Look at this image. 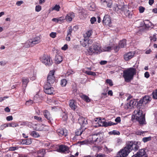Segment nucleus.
Here are the masks:
<instances>
[{
  "label": "nucleus",
  "instance_id": "f3484780",
  "mask_svg": "<svg viewBox=\"0 0 157 157\" xmlns=\"http://www.w3.org/2000/svg\"><path fill=\"white\" fill-rule=\"evenodd\" d=\"M78 122L83 128L87 124V119L85 118L80 117L78 120Z\"/></svg>",
  "mask_w": 157,
  "mask_h": 157
},
{
  "label": "nucleus",
  "instance_id": "6e6552de",
  "mask_svg": "<svg viewBox=\"0 0 157 157\" xmlns=\"http://www.w3.org/2000/svg\"><path fill=\"white\" fill-rule=\"evenodd\" d=\"M44 92L48 94H51L54 92V88L51 86L50 84H46L44 86Z\"/></svg>",
  "mask_w": 157,
  "mask_h": 157
},
{
  "label": "nucleus",
  "instance_id": "a878e982",
  "mask_svg": "<svg viewBox=\"0 0 157 157\" xmlns=\"http://www.w3.org/2000/svg\"><path fill=\"white\" fill-rule=\"evenodd\" d=\"M31 39H30L27 40L24 44V47L25 48H28L33 46L32 43Z\"/></svg>",
  "mask_w": 157,
  "mask_h": 157
},
{
  "label": "nucleus",
  "instance_id": "8fccbe9b",
  "mask_svg": "<svg viewBox=\"0 0 157 157\" xmlns=\"http://www.w3.org/2000/svg\"><path fill=\"white\" fill-rule=\"evenodd\" d=\"M106 82L108 84H109V85L111 86L113 85V82L111 79H107L106 81Z\"/></svg>",
  "mask_w": 157,
  "mask_h": 157
},
{
  "label": "nucleus",
  "instance_id": "39448f33",
  "mask_svg": "<svg viewBox=\"0 0 157 157\" xmlns=\"http://www.w3.org/2000/svg\"><path fill=\"white\" fill-rule=\"evenodd\" d=\"M47 84H53L55 82V78L54 70H52L50 71L47 77Z\"/></svg>",
  "mask_w": 157,
  "mask_h": 157
},
{
  "label": "nucleus",
  "instance_id": "a211bd4d",
  "mask_svg": "<svg viewBox=\"0 0 157 157\" xmlns=\"http://www.w3.org/2000/svg\"><path fill=\"white\" fill-rule=\"evenodd\" d=\"M58 134L60 136L66 137L67 135V130L64 128H59L56 131Z\"/></svg>",
  "mask_w": 157,
  "mask_h": 157
},
{
  "label": "nucleus",
  "instance_id": "2eb2a0df",
  "mask_svg": "<svg viewBox=\"0 0 157 157\" xmlns=\"http://www.w3.org/2000/svg\"><path fill=\"white\" fill-rule=\"evenodd\" d=\"M69 105L71 109L75 110L77 108V102L74 100H71L69 101Z\"/></svg>",
  "mask_w": 157,
  "mask_h": 157
},
{
  "label": "nucleus",
  "instance_id": "864d4df0",
  "mask_svg": "<svg viewBox=\"0 0 157 157\" xmlns=\"http://www.w3.org/2000/svg\"><path fill=\"white\" fill-rule=\"evenodd\" d=\"M34 119L39 122H41L42 121V118L41 117L37 116H34Z\"/></svg>",
  "mask_w": 157,
  "mask_h": 157
},
{
  "label": "nucleus",
  "instance_id": "f03ea898",
  "mask_svg": "<svg viewBox=\"0 0 157 157\" xmlns=\"http://www.w3.org/2000/svg\"><path fill=\"white\" fill-rule=\"evenodd\" d=\"M136 69L133 67L129 68L124 70L123 76L125 81L129 82L132 80L134 76L136 74Z\"/></svg>",
  "mask_w": 157,
  "mask_h": 157
},
{
  "label": "nucleus",
  "instance_id": "5701e85b",
  "mask_svg": "<svg viewBox=\"0 0 157 157\" xmlns=\"http://www.w3.org/2000/svg\"><path fill=\"white\" fill-rule=\"evenodd\" d=\"M54 60L56 63H60L63 60L62 56L59 54H57L55 56Z\"/></svg>",
  "mask_w": 157,
  "mask_h": 157
},
{
  "label": "nucleus",
  "instance_id": "412c9836",
  "mask_svg": "<svg viewBox=\"0 0 157 157\" xmlns=\"http://www.w3.org/2000/svg\"><path fill=\"white\" fill-rule=\"evenodd\" d=\"M75 17V13L71 12L67 14L65 19L67 21L70 22L72 21V19L74 18Z\"/></svg>",
  "mask_w": 157,
  "mask_h": 157
},
{
  "label": "nucleus",
  "instance_id": "5fc2aeb1",
  "mask_svg": "<svg viewBox=\"0 0 157 157\" xmlns=\"http://www.w3.org/2000/svg\"><path fill=\"white\" fill-rule=\"evenodd\" d=\"M145 10V8L142 6H140L139 7V12L140 13H143Z\"/></svg>",
  "mask_w": 157,
  "mask_h": 157
},
{
  "label": "nucleus",
  "instance_id": "0eeeda50",
  "mask_svg": "<svg viewBox=\"0 0 157 157\" xmlns=\"http://www.w3.org/2000/svg\"><path fill=\"white\" fill-rule=\"evenodd\" d=\"M145 149H142L139 150L136 154L132 156V157H148Z\"/></svg>",
  "mask_w": 157,
  "mask_h": 157
},
{
  "label": "nucleus",
  "instance_id": "ea45409f",
  "mask_svg": "<svg viewBox=\"0 0 157 157\" xmlns=\"http://www.w3.org/2000/svg\"><path fill=\"white\" fill-rule=\"evenodd\" d=\"M83 131L81 130H77L75 132V136L74 137V138L76 136H78L80 135L82 133Z\"/></svg>",
  "mask_w": 157,
  "mask_h": 157
},
{
  "label": "nucleus",
  "instance_id": "c9c22d12",
  "mask_svg": "<svg viewBox=\"0 0 157 157\" xmlns=\"http://www.w3.org/2000/svg\"><path fill=\"white\" fill-rule=\"evenodd\" d=\"M63 20V19H62L61 17H60L58 18H53L52 19V21L57 23H60Z\"/></svg>",
  "mask_w": 157,
  "mask_h": 157
},
{
  "label": "nucleus",
  "instance_id": "680f3d73",
  "mask_svg": "<svg viewBox=\"0 0 157 157\" xmlns=\"http://www.w3.org/2000/svg\"><path fill=\"white\" fill-rule=\"evenodd\" d=\"M29 77L31 80H33L36 78V75L33 73L32 75H31Z\"/></svg>",
  "mask_w": 157,
  "mask_h": 157
},
{
  "label": "nucleus",
  "instance_id": "f704fd0d",
  "mask_svg": "<svg viewBox=\"0 0 157 157\" xmlns=\"http://www.w3.org/2000/svg\"><path fill=\"white\" fill-rule=\"evenodd\" d=\"M19 126L29 125V123L27 121L19 122L18 124Z\"/></svg>",
  "mask_w": 157,
  "mask_h": 157
},
{
  "label": "nucleus",
  "instance_id": "c03bdc74",
  "mask_svg": "<svg viewBox=\"0 0 157 157\" xmlns=\"http://www.w3.org/2000/svg\"><path fill=\"white\" fill-rule=\"evenodd\" d=\"M96 157H107L106 155L102 153L96 154L95 155Z\"/></svg>",
  "mask_w": 157,
  "mask_h": 157
},
{
  "label": "nucleus",
  "instance_id": "a18cd8bd",
  "mask_svg": "<svg viewBox=\"0 0 157 157\" xmlns=\"http://www.w3.org/2000/svg\"><path fill=\"white\" fill-rule=\"evenodd\" d=\"M86 73L89 75H91L92 76H95L96 75L95 72L91 71H86Z\"/></svg>",
  "mask_w": 157,
  "mask_h": 157
},
{
  "label": "nucleus",
  "instance_id": "6ab92c4d",
  "mask_svg": "<svg viewBox=\"0 0 157 157\" xmlns=\"http://www.w3.org/2000/svg\"><path fill=\"white\" fill-rule=\"evenodd\" d=\"M59 151L60 152L68 153L69 152V148L67 146L62 145L59 146Z\"/></svg>",
  "mask_w": 157,
  "mask_h": 157
},
{
  "label": "nucleus",
  "instance_id": "69168bd1",
  "mask_svg": "<svg viewBox=\"0 0 157 157\" xmlns=\"http://www.w3.org/2000/svg\"><path fill=\"white\" fill-rule=\"evenodd\" d=\"M144 133V132L140 131H138L136 132V134L140 135H143V134Z\"/></svg>",
  "mask_w": 157,
  "mask_h": 157
},
{
  "label": "nucleus",
  "instance_id": "e433bc0d",
  "mask_svg": "<svg viewBox=\"0 0 157 157\" xmlns=\"http://www.w3.org/2000/svg\"><path fill=\"white\" fill-rule=\"evenodd\" d=\"M67 82V80L66 79H63L61 80L60 84L63 87L65 86H66Z\"/></svg>",
  "mask_w": 157,
  "mask_h": 157
},
{
  "label": "nucleus",
  "instance_id": "49530a36",
  "mask_svg": "<svg viewBox=\"0 0 157 157\" xmlns=\"http://www.w3.org/2000/svg\"><path fill=\"white\" fill-rule=\"evenodd\" d=\"M60 6L59 5H56L52 8L53 10H56L57 11L59 10Z\"/></svg>",
  "mask_w": 157,
  "mask_h": 157
},
{
  "label": "nucleus",
  "instance_id": "9d476101",
  "mask_svg": "<svg viewBox=\"0 0 157 157\" xmlns=\"http://www.w3.org/2000/svg\"><path fill=\"white\" fill-rule=\"evenodd\" d=\"M136 103L137 101L136 100L132 99L125 105V108L127 109H132L136 106Z\"/></svg>",
  "mask_w": 157,
  "mask_h": 157
},
{
  "label": "nucleus",
  "instance_id": "cd10ccee",
  "mask_svg": "<svg viewBox=\"0 0 157 157\" xmlns=\"http://www.w3.org/2000/svg\"><path fill=\"white\" fill-rule=\"evenodd\" d=\"M119 47L120 48H123L125 47L126 45V40L125 39H124L120 41L119 43Z\"/></svg>",
  "mask_w": 157,
  "mask_h": 157
},
{
  "label": "nucleus",
  "instance_id": "37998d69",
  "mask_svg": "<svg viewBox=\"0 0 157 157\" xmlns=\"http://www.w3.org/2000/svg\"><path fill=\"white\" fill-rule=\"evenodd\" d=\"M33 103V101L31 100H29L27 101L25 105L27 106H29L32 104Z\"/></svg>",
  "mask_w": 157,
  "mask_h": 157
},
{
  "label": "nucleus",
  "instance_id": "393cba45",
  "mask_svg": "<svg viewBox=\"0 0 157 157\" xmlns=\"http://www.w3.org/2000/svg\"><path fill=\"white\" fill-rule=\"evenodd\" d=\"M123 12L124 13L126 17H131L132 15V12L130 11L128 9L126 8L125 9V7L123 10Z\"/></svg>",
  "mask_w": 157,
  "mask_h": 157
},
{
  "label": "nucleus",
  "instance_id": "1a4fd4ad",
  "mask_svg": "<svg viewBox=\"0 0 157 157\" xmlns=\"http://www.w3.org/2000/svg\"><path fill=\"white\" fill-rule=\"evenodd\" d=\"M129 152L125 148L121 149L117 154V157H126Z\"/></svg>",
  "mask_w": 157,
  "mask_h": 157
},
{
  "label": "nucleus",
  "instance_id": "9b49d317",
  "mask_svg": "<svg viewBox=\"0 0 157 157\" xmlns=\"http://www.w3.org/2000/svg\"><path fill=\"white\" fill-rule=\"evenodd\" d=\"M134 52H130L125 53L124 55V58L125 61H128L132 59L134 56Z\"/></svg>",
  "mask_w": 157,
  "mask_h": 157
},
{
  "label": "nucleus",
  "instance_id": "4d7b16f0",
  "mask_svg": "<svg viewBox=\"0 0 157 157\" xmlns=\"http://www.w3.org/2000/svg\"><path fill=\"white\" fill-rule=\"evenodd\" d=\"M26 144L29 145L32 143L31 140L30 139H26Z\"/></svg>",
  "mask_w": 157,
  "mask_h": 157
},
{
  "label": "nucleus",
  "instance_id": "7ed1b4c3",
  "mask_svg": "<svg viewBox=\"0 0 157 157\" xmlns=\"http://www.w3.org/2000/svg\"><path fill=\"white\" fill-rule=\"evenodd\" d=\"M87 55H92L99 53L102 52L101 47L100 44L98 43H94L92 46L87 49Z\"/></svg>",
  "mask_w": 157,
  "mask_h": 157
},
{
  "label": "nucleus",
  "instance_id": "aec40b11",
  "mask_svg": "<svg viewBox=\"0 0 157 157\" xmlns=\"http://www.w3.org/2000/svg\"><path fill=\"white\" fill-rule=\"evenodd\" d=\"M98 139V135L97 134H95L91 136L88 139L89 141H90V144H94L95 143L97 142Z\"/></svg>",
  "mask_w": 157,
  "mask_h": 157
},
{
  "label": "nucleus",
  "instance_id": "4be33fe9",
  "mask_svg": "<svg viewBox=\"0 0 157 157\" xmlns=\"http://www.w3.org/2000/svg\"><path fill=\"white\" fill-rule=\"evenodd\" d=\"M101 2L104 6L106 5L107 7L111 8L112 5V0H101Z\"/></svg>",
  "mask_w": 157,
  "mask_h": 157
},
{
  "label": "nucleus",
  "instance_id": "13d9d810",
  "mask_svg": "<svg viewBox=\"0 0 157 157\" xmlns=\"http://www.w3.org/2000/svg\"><path fill=\"white\" fill-rule=\"evenodd\" d=\"M148 22V24L145 23V25L146 28H149L151 27V26H152V24L150 22Z\"/></svg>",
  "mask_w": 157,
  "mask_h": 157
},
{
  "label": "nucleus",
  "instance_id": "72a5a7b5",
  "mask_svg": "<svg viewBox=\"0 0 157 157\" xmlns=\"http://www.w3.org/2000/svg\"><path fill=\"white\" fill-rule=\"evenodd\" d=\"M30 135L32 136L35 138H37L40 136V135L39 133L35 131H33L32 132Z\"/></svg>",
  "mask_w": 157,
  "mask_h": 157
},
{
  "label": "nucleus",
  "instance_id": "58836bf2",
  "mask_svg": "<svg viewBox=\"0 0 157 157\" xmlns=\"http://www.w3.org/2000/svg\"><path fill=\"white\" fill-rule=\"evenodd\" d=\"M90 141H89V139L85 140L84 141H80L79 142L81 144V145H84V144H90Z\"/></svg>",
  "mask_w": 157,
  "mask_h": 157
},
{
  "label": "nucleus",
  "instance_id": "6e6d98bb",
  "mask_svg": "<svg viewBox=\"0 0 157 157\" xmlns=\"http://www.w3.org/2000/svg\"><path fill=\"white\" fill-rule=\"evenodd\" d=\"M74 73V72L71 70H69L67 72L66 75L69 76L71 74H72Z\"/></svg>",
  "mask_w": 157,
  "mask_h": 157
},
{
  "label": "nucleus",
  "instance_id": "4c0bfd02",
  "mask_svg": "<svg viewBox=\"0 0 157 157\" xmlns=\"http://www.w3.org/2000/svg\"><path fill=\"white\" fill-rule=\"evenodd\" d=\"M156 34L155 33L152 36H150L149 38L151 41L152 42H154L156 40L157 38L156 37Z\"/></svg>",
  "mask_w": 157,
  "mask_h": 157
},
{
  "label": "nucleus",
  "instance_id": "473e14b6",
  "mask_svg": "<svg viewBox=\"0 0 157 157\" xmlns=\"http://www.w3.org/2000/svg\"><path fill=\"white\" fill-rule=\"evenodd\" d=\"M92 33V31L91 30H89L86 32V33L84 35V37L86 38H88L90 37Z\"/></svg>",
  "mask_w": 157,
  "mask_h": 157
},
{
  "label": "nucleus",
  "instance_id": "4468645a",
  "mask_svg": "<svg viewBox=\"0 0 157 157\" xmlns=\"http://www.w3.org/2000/svg\"><path fill=\"white\" fill-rule=\"evenodd\" d=\"M100 118L99 121L98 122L99 123H101V124H101L100 125L103 126L107 127L112 125H116L117 124V123H113L111 121L106 122H105L104 120H103V121H102L100 119Z\"/></svg>",
  "mask_w": 157,
  "mask_h": 157
},
{
  "label": "nucleus",
  "instance_id": "2f4dec72",
  "mask_svg": "<svg viewBox=\"0 0 157 157\" xmlns=\"http://www.w3.org/2000/svg\"><path fill=\"white\" fill-rule=\"evenodd\" d=\"M61 116L63 121H66L67 119V113L65 112H63L61 114Z\"/></svg>",
  "mask_w": 157,
  "mask_h": 157
},
{
  "label": "nucleus",
  "instance_id": "f257e3e1",
  "mask_svg": "<svg viewBox=\"0 0 157 157\" xmlns=\"http://www.w3.org/2000/svg\"><path fill=\"white\" fill-rule=\"evenodd\" d=\"M151 100V98L149 96H145L142 99L139 101L137 104L139 105V106L137 107V109H136L134 112V117L136 120L138 121L140 124H145V116L143 114V107L142 104H146L150 101Z\"/></svg>",
  "mask_w": 157,
  "mask_h": 157
},
{
  "label": "nucleus",
  "instance_id": "a19ab883",
  "mask_svg": "<svg viewBox=\"0 0 157 157\" xmlns=\"http://www.w3.org/2000/svg\"><path fill=\"white\" fill-rule=\"evenodd\" d=\"M151 136L144 137L142 139V141L144 143H146L148 141H150L151 140Z\"/></svg>",
  "mask_w": 157,
  "mask_h": 157
},
{
  "label": "nucleus",
  "instance_id": "423d86ee",
  "mask_svg": "<svg viewBox=\"0 0 157 157\" xmlns=\"http://www.w3.org/2000/svg\"><path fill=\"white\" fill-rule=\"evenodd\" d=\"M40 59L42 63L46 65L50 66L52 63V61L50 60V57L47 55H44L40 57Z\"/></svg>",
  "mask_w": 157,
  "mask_h": 157
},
{
  "label": "nucleus",
  "instance_id": "bf43d9fd",
  "mask_svg": "<svg viewBox=\"0 0 157 157\" xmlns=\"http://www.w3.org/2000/svg\"><path fill=\"white\" fill-rule=\"evenodd\" d=\"M18 149V147H10L9 148V150L11 151H14Z\"/></svg>",
  "mask_w": 157,
  "mask_h": 157
},
{
  "label": "nucleus",
  "instance_id": "e2e57ef3",
  "mask_svg": "<svg viewBox=\"0 0 157 157\" xmlns=\"http://www.w3.org/2000/svg\"><path fill=\"white\" fill-rule=\"evenodd\" d=\"M19 126V125L18 124H17L15 122L11 123V127H12L14 128Z\"/></svg>",
  "mask_w": 157,
  "mask_h": 157
},
{
  "label": "nucleus",
  "instance_id": "bb28decb",
  "mask_svg": "<svg viewBox=\"0 0 157 157\" xmlns=\"http://www.w3.org/2000/svg\"><path fill=\"white\" fill-rule=\"evenodd\" d=\"M22 85L23 87H25L27 86V84L29 82L28 78L23 77L22 78Z\"/></svg>",
  "mask_w": 157,
  "mask_h": 157
},
{
  "label": "nucleus",
  "instance_id": "0e129e2a",
  "mask_svg": "<svg viewBox=\"0 0 157 157\" xmlns=\"http://www.w3.org/2000/svg\"><path fill=\"white\" fill-rule=\"evenodd\" d=\"M40 126V128H39L38 129L36 128V130H37L40 131H41L43 130V125H41L40 124V125H38L37 126V127H39Z\"/></svg>",
  "mask_w": 157,
  "mask_h": 157
},
{
  "label": "nucleus",
  "instance_id": "ddd939ff",
  "mask_svg": "<svg viewBox=\"0 0 157 157\" xmlns=\"http://www.w3.org/2000/svg\"><path fill=\"white\" fill-rule=\"evenodd\" d=\"M103 24L105 25L110 26L111 23V17L109 15H105L103 20Z\"/></svg>",
  "mask_w": 157,
  "mask_h": 157
},
{
  "label": "nucleus",
  "instance_id": "f8f14e48",
  "mask_svg": "<svg viewBox=\"0 0 157 157\" xmlns=\"http://www.w3.org/2000/svg\"><path fill=\"white\" fill-rule=\"evenodd\" d=\"M122 5H117V4L115 5L113 7V10L117 13H122L123 12V10L125 8Z\"/></svg>",
  "mask_w": 157,
  "mask_h": 157
},
{
  "label": "nucleus",
  "instance_id": "79ce46f5",
  "mask_svg": "<svg viewBox=\"0 0 157 157\" xmlns=\"http://www.w3.org/2000/svg\"><path fill=\"white\" fill-rule=\"evenodd\" d=\"M112 47L110 46H105L103 48V50L104 51H110Z\"/></svg>",
  "mask_w": 157,
  "mask_h": 157
},
{
  "label": "nucleus",
  "instance_id": "de8ad7c7",
  "mask_svg": "<svg viewBox=\"0 0 157 157\" xmlns=\"http://www.w3.org/2000/svg\"><path fill=\"white\" fill-rule=\"evenodd\" d=\"M68 30L67 31V35L68 36H71V34L72 32L73 29L71 26H70L68 28Z\"/></svg>",
  "mask_w": 157,
  "mask_h": 157
},
{
  "label": "nucleus",
  "instance_id": "c85d7f7f",
  "mask_svg": "<svg viewBox=\"0 0 157 157\" xmlns=\"http://www.w3.org/2000/svg\"><path fill=\"white\" fill-rule=\"evenodd\" d=\"M80 97L82 99L87 102H90V99L89 97L85 95L82 94L80 95Z\"/></svg>",
  "mask_w": 157,
  "mask_h": 157
},
{
  "label": "nucleus",
  "instance_id": "7c9ffc66",
  "mask_svg": "<svg viewBox=\"0 0 157 157\" xmlns=\"http://www.w3.org/2000/svg\"><path fill=\"white\" fill-rule=\"evenodd\" d=\"M80 42L81 44L84 47H86L88 45L87 38H84V39Z\"/></svg>",
  "mask_w": 157,
  "mask_h": 157
},
{
  "label": "nucleus",
  "instance_id": "3c124183",
  "mask_svg": "<svg viewBox=\"0 0 157 157\" xmlns=\"http://www.w3.org/2000/svg\"><path fill=\"white\" fill-rule=\"evenodd\" d=\"M41 10V7L40 5H37L36 6L35 10L36 12H39Z\"/></svg>",
  "mask_w": 157,
  "mask_h": 157
},
{
  "label": "nucleus",
  "instance_id": "b1692460",
  "mask_svg": "<svg viewBox=\"0 0 157 157\" xmlns=\"http://www.w3.org/2000/svg\"><path fill=\"white\" fill-rule=\"evenodd\" d=\"M31 39L32 41V43L33 46L40 43V38L39 36L36 37L35 38Z\"/></svg>",
  "mask_w": 157,
  "mask_h": 157
},
{
  "label": "nucleus",
  "instance_id": "09e8293b",
  "mask_svg": "<svg viewBox=\"0 0 157 157\" xmlns=\"http://www.w3.org/2000/svg\"><path fill=\"white\" fill-rule=\"evenodd\" d=\"M153 98L155 99H157V91L155 90L152 92Z\"/></svg>",
  "mask_w": 157,
  "mask_h": 157
},
{
  "label": "nucleus",
  "instance_id": "774afa93",
  "mask_svg": "<svg viewBox=\"0 0 157 157\" xmlns=\"http://www.w3.org/2000/svg\"><path fill=\"white\" fill-rule=\"evenodd\" d=\"M7 121H9L12 120L13 119V118L12 116H9L6 117Z\"/></svg>",
  "mask_w": 157,
  "mask_h": 157
},
{
  "label": "nucleus",
  "instance_id": "20e7f679",
  "mask_svg": "<svg viewBox=\"0 0 157 157\" xmlns=\"http://www.w3.org/2000/svg\"><path fill=\"white\" fill-rule=\"evenodd\" d=\"M130 153L132 150L136 151L139 148L137 142L128 141L126 143V146L124 147Z\"/></svg>",
  "mask_w": 157,
  "mask_h": 157
},
{
  "label": "nucleus",
  "instance_id": "dca6fc26",
  "mask_svg": "<svg viewBox=\"0 0 157 157\" xmlns=\"http://www.w3.org/2000/svg\"><path fill=\"white\" fill-rule=\"evenodd\" d=\"M43 113L44 117L48 120V122L52 124L53 119L49 112L47 110H45L43 111Z\"/></svg>",
  "mask_w": 157,
  "mask_h": 157
},
{
  "label": "nucleus",
  "instance_id": "052dcab7",
  "mask_svg": "<svg viewBox=\"0 0 157 157\" xmlns=\"http://www.w3.org/2000/svg\"><path fill=\"white\" fill-rule=\"evenodd\" d=\"M96 19L95 17H93L91 18L90 19V21L91 22V23L92 24H93L96 21Z\"/></svg>",
  "mask_w": 157,
  "mask_h": 157
},
{
  "label": "nucleus",
  "instance_id": "338daca9",
  "mask_svg": "<svg viewBox=\"0 0 157 157\" xmlns=\"http://www.w3.org/2000/svg\"><path fill=\"white\" fill-rule=\"evenodd\" d=\"M111 132L113 134V135H119L120 134V132H119L116 131V130H113L112 132Z\"/></svg>",
  "mask_w": 157,
  "mask_h": 157
},
{
  "label": "nucleus",
  "instance_id": "c756f323",
  "mask_svg": "<svg viewBox=\"0 0 157 157\" xmlns=\"http://www.w3.org/2000/svg\"><path fill=\"white\" fill-rule=\"evenodd\" d=\"M89 9L91 11H94L95 8V4L94 3H91L88 5V6Z\"/></svg>",
  "mask_w": 157,
  "mask_h": 157
},
{
  "label": "nucleus",
  "instance_id": "603ef678",
  "mask_svg": "<svg viewBox=\"0 0 157 157\" xmlns=\"http://www.w3.org/2000/svg\"><path fill=\"white\" fill-rule=\"evenodd\" d=\"M56 33L55 32H52L50 34V36L53 38H55L56 37Z\"/></svg>",
  "mask_w": 157,
  "mask_h": 157
}]
</instances>
